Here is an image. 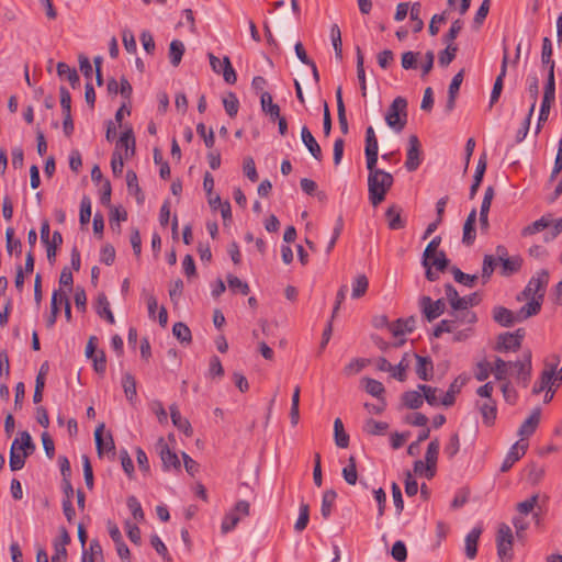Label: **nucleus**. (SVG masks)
Instances as JSON below:
<instances>
[{"mask_svg":"<svg viewBox=\"0 0 562 562\" xmlns=\"http://www.w3.org/2000/svg\"><path fill=\"white\" fill-rule=\"evenodd\" d=\"M172 334L181 344H190L192 340L190 328L182 322L173 324Z\"/></svg>","mask_w":562,"mask_h":562,"instance_id":"nucleus-48","label":"nucleus"},{"mask_svg":"<svg viewBox=\"0 0 562 562\" xmlns=\"http://www.w3.org/2000/svg\"><path fill=\"white\" fill-rule=\"evenodd\" d=\"M476 406L483 417V423L486 426H492L497 415L496 402L493 398H490L483 403L477 402Z\"/></svg>","mask_w":562,"mask_h":562,"instance_id":"nucleus-19","label":"nucleus"},{"mask_svg":"<svg viewBox=\"0 0 562 562\" xmlns=\"http://www.w3.org/2000/svg\"><path fill=\"white\" fill-rule=\"evenodd\" d=\"M555 382V375L551 371L542 370L539 380L533 384L532 393L538 395L546 390L552 389Z\"/></svg>","mask_w":562,"mask_h":562,"instance_id":"nucleus-32","label":"nucleus"},{"mask_svg":"<svg viewBox=\"0 0 562 562\" xmlns=\"http://www.w3.org/2000/svg\"><path fill=\"white\" fill-rule=\"evenodd\" d=\"M510 370L515 371L516 381L522 387H527L531 379V351L524 353L522 360L509 361Z\"/></svg>","mask_w":562,"mask_h":562,"instance_id":"nucleus-5","label":"nucleus"},{"mask_svg":"<svg viewBox=\"0 0 562 562\" xmlns=\"http://www.w3.org/2000/svg\"><path fill=\"white\" fill-rule=\"evenodd\" d=\"M94 441L98 454L101 457L103 453L115 456V445L112 435L108 432L104 437V424H100L94 431Z\"/></svg>","mask_w":562,"mask_h":562,"instance_id":"nucleus-10","label":"nucleus"},{"mask_svg":"<svg viewBox=\"0 0 562 562\" xmlns=\"http://www.w3.org/2000/svg\"><path fill=\"white\" fill-rule=\"evenodd\" d=\"M170 417L175 427L182 431L187 437H191L193 429L190 422L181 416L177 406H170Z\"/></svg>","mask_w":562,"mask_h":562,"instance_id":"nucleus-23","label":"nucleus"},{"mask_svg":"<svg viewBox=\"0 0 562 562\" xmlns=\"http://www.w3.org/2000/svg\"><path fill=\"white\" fill-rule=\"evenodd\" d=\"M420 15V3L416 2L412 5L409 11L411 20L413 21V32H420L424 27V22L419 18Z\"/></svg>","mask_w":562,"mask_h":562,"instance_id":"nucleus-63","label":"nucleus"},{"mask_svg":"<svg viewBox=\"0 0 562 562\" xmlns=\"http://www.w3.org/2000/svg\"><path fill=\"white\" fill-rule=\"evenodd\" d=\"M184 44L179 40H173L169 47V58L172 66L177 67L182 59L184 54Z\"/></svg>","mask_w":562,"mask_h":562,"instance_id":"nucleus-42","label":"nucleus"},{"mask_svg":"<svg viewBox=\"0 0 562 562\" xmlns=\"http://www.w3.org/2000/svg\"><path fill=\"white\" fill-rule=\"evenodd\" d=\"M526 299L528 300L527 304H525L517 313L520 321L537 315L543 301L542 295L529 296Z\"/></svg>","mask_w":562,"mask_h":562,"instance_id":"nucleus-21","label":"nucleus"},{"mask_svg":"<svg viewBox=\"0 0 562 562\" xmlns=\"http://www.w3.org/2000/svg\"><path fill=\"white\" fill-rule=\"evenodd\" d=\"M481 532L482 529L475 527L465 537V555L471 560L476 557Z\"/></svg>","mask_w":562,"mask_h":562,"instance_id":"nucleus-26","label":"nucleus"},{"mask_svg":"<svg viewBox=\"0 0 562 562\" xmlns=\"http://www.w3.org/2000/svg\"><path fill=\"white\" fill-rule=\"evenodd\" d=\"M539 422L540 409L536 408L518 429V435L521 437V439L530 437L536 431Z\"/></svg>","mask_w":562,"mask_h":562,"instance_id":"nucleus-20","label":"nucleus"},{"mask_svg":"<svg viewBox=\"0 0 562 562\" xmlns=\"http://www.w3.org/2000/svg\"><path fill=\"white\" fill-rule=\"evenodd\" d=\"M389 429V424L369 418L364 422L363 431L371 436H382Z\"/></svg>","mask_w":562,"mask_h":562,"instance_id":"nucleus-38","label":"nucleus"},{"mask_svg":"<svg viewBox=\"0 0 562 562\" xmlns=\"http://www.w3.org/2000/svg\"><path fill=\"white\" fill-rule=\"evenodd\" d=\"M527 449L528 443L521 441L515 442L507 452L502 463L501 471H508L514 465L515 462H517L522 456H525Z\"/></svg>","mask_w":562,"mask_h":562,"instance_id":"nucleus-13","label":"nucleus"},{"mask_svg":"<svg viewBox=\"0 0 562 562\" xmlns=\"http://www.w3.org/2000/svg\"><path fill=\"white\" fill-rule=\"evenodd\" d=\"M240 519V515H237L236 512L229 510L223 518L221 525L222 532L227 533L232 531L238 525Z\"/></svg>","mask_w":562,"mask_h":562,"instance_id":"nucleus-54","label":"nucleus"},{"mask_svg":"<svg viewBox=\"0 0 562 562\" xmlns=\"http://www.w3.org/2000/svg\"><path fill=\"white\" fill-rule=\"evenodd\" d=\"M228 288L233 292H240L244 295H247L250 291L248 283L241 281L238 277L228 274L227 276Z\"/></svg>","mask_w":562,"mask_h":562,"instance_id":"nucleus-55","label":"nucleus"},{"mask_svg":"<svg viewBox=\"0 0 562 562\" xmlns=\"http://www.w3.org/2000/svg\"><path fill=\"white\" fill-rule=\"evenodd\" d=\"M301 138L313 158L317 161H321L323 158L321 146L306 125H304L301 130Z\"/></svg>","mask_w":562,"mask_h":562,"instance_id":"nucleus-16","label":"nucleus"},{"mask_svg":"<svg viewBox=\"0 0 562 562\" xmlns=\"http://www.w3.org/2000/svg\"><path fill=\"white\" fill-rule=\"evenodd\" d=\"M417 319L415 316L407 318H398L396 322L390 325V330L393 336H402L406 333H412L416 327Z\"/></svg>","mask_w":562,"mask_h":562,"instance_id":"nucleus-18","label":"nucleus"},{"mask_svg":"<svg viewBox=\"0 0 562 562\" xmlns=\"http://www.w3.org/2000/svg\"><path fill=\"white\" fill-rule=\"evenodd\" d=\"M509 371H510L509 362L497 357L494 361V366L492 367V372H493L495 379L497 381H502L503 383L505 381H508L507 376L509 374Z\"/></svg>","mask_w":562,"mask_h":562,"instance_id":"nucleus-39","label":"nucleus"},{"mask_svg":"<svg viewBox=\"0 0 562 562\" xmlns=\"http://www.w3.org/2000/svg\"><path fill=\"white\" fill-rule=\"evenodd\" d=\"M554 220H552L550 214L541 216L539 220L535 221L530 225L526 226L522 229V235H533L539 232L544 231L548 227H551L553 225Z\"/></svg>","mask_w":562,"mask_h":562,"instance_id":"nucleus-28","label":"nucleus"},{"mask_svg":"<svg viewBox=\"0 0 562 562\" xmlns=\"http://www.w3.org/2000/svg\"><path fill=\"white\" fill-rule=\"evenodd\" d=\"M363 383H364V390L367 393L376 397L378 400L384 398L383 394L385 392V389H384V385L380 381L371 379V378H364Z\"/></svg>","mask_w":562,"mask_h":562,"instance_id":"nucleus-44","label":"nucleus"},{"mask_svg":"<svg viewBox=\"0 0 562 562\" xmlns=\"http://www.w3.org/2000/svg\"><path fill=\"white\" fill-rule=\"evenodd\" d=\"M336 498L337 493L334 490H327L323 493L321 513L325 519L329 518Z\"/></svg>","mask_w":562,"mask_h":562,"instance_id":"nucleus-40","label":"nucleus"},{"mask_svg":"<svg viewBox=\"0 0 562 562\" xmlns=\"http://www.w3.org/2000/svg\"><path fill=\"white\" fill-rule=\"evenodd\" d=\"M369 288V280L364 274H358L352 282V299H360L366 294Z\"/></svg>","mask_w":562,"mask_h":562,"instance_id":"nucleus-43","label":"nucleus"},{"mask_svg":"<svg viewBox=\"0 0 562 562\" xmlns=\"http://www.w3.org/2000/svg\"><path fill=\"white\" fill-rule=\"evenodd\" d=\"M457 50H458V47L456 45L447 44L446 49H443L439 54L438 61H439L440 66H442V67L448 66L454 59Z\"/></svg>","mask_w":562,"mask_h":562,"instance_id":"nucleus-61","label":"nucleus"},{"mask_svg":"<svg viewBox=\"0 0 562 562\" xmlns=\"http://www.w3.org/2000/svg\"><path fill=\"white\" fill-rule=\"evenodd\" d=\"M499 265L498 259L493 255H485L483 258L481 279L482 283L485 284L490 281L495 268Z\"/></svg>","mask_w":562,"mask_h":562,"instance_id":"nucleus-36","label":"nucleus"},{"mask_svg":"<svg viewBox=\"0 0 562 562\" xmlns=\"http://www.w3.org/2000/svg\"><path fill=\"white\" fill-rule=\"evenodd\" d=\"M552 57V42L549 37H543L541 49V63L547 72L554 71L555 63Z\"/></svg>","mask_w":562,"mask_h":562,"instance_id":"nucleus-29","label":"nucleus"},{"mask_svg":"<svg viewBox=\"0 0 562 562\" xmlns=\"http://www.w3.org/2000/svg\"><path fill=\"white\" fill-rule=\"evenodd\" d=\"M401 213L402 209L396 204L389 206L386 210L385 217L391 229H401L405 226V221L402 218Z\"/></svg>","mask_w":562,"mask_h":562,"instance_id":"nucleus-24","label":"nucleus"},{"mask_svg":"<svg viewBox=\"0 0 562 562\" xmlns=\"http://www.w3.org/2000/svg\"><path fill=\"white\" fill-rule=\"evenodd\" d=\"M19 439H14L10 449V469L11 471H19L25 464V459L30 456V451L21 452L18 450Z\"/></svg>","mask_w":562,"mask_h":562,"instance_id":"nucleus-22","label":"nucleus"},{"mask_svg":"<svg viewBox=\"0 0 562 562\" xmlns=\"http://www.w3.org/2000/svg\"><path fill=\"white\" fill-rule=\"evenodd\" d=\"M385 122L395 133H401L407 123V100L396 97L389 106L385 114Z\"/></svg>","mask_w":562,"mask_h":562,"instance_id":"nucleus-2","label":"nucleus"},{"mask_svg":"<svg viewBox=\"0 0 562 562\" xmlns=\"http://www.w3.org/2000/svg\"><path fill=\"white\" fill-rule=\"evenodd\" d=\"M357 53V77L360 85V90L362 97H367V81H366V71H364V57L359 46L356 47Z\"/></svg>","mask_w":562,"mask_h":562,"instance_id":"nucleus-37","label":"nucleus"},{"mask_svg":"<svg viewBox=\"0 0 562 562\" xmlns=\"http://www.w3.org/2000/svg\"><path fill=\"white\" fill-rule=\"evenodd\" d=\"M393 176L385 171H374L372 175H368V196L369 201L373 206L381 204L393 187Z\"/></svg>","mask_w":562,"mask_h":562,"instance_id":"nucleus-1","label":"nucleus"},{"mask_svg":"<svg viewBox=\"0 0 562 562\" xmlns=\"http://www.w3.org/2000/svg\"><path fill=\"white\" fill-rule=\"evenodd\" d=\"M409 353H405L403 358L401 359L400 363L397 366H393V370L391 371L392 378L396 379L400 382H404L406 380V370L409 367Z\"/></svg>","mask_w":562,"mask_h":562,"instance_id":"nucleus-45","label":"nucleus"},{"mask_svg":"<svg viewBox=\"0 0 562 562\" xmlns=\"http://www.w3.org/2000/svg\"><path fill=\"white\" fill-rule=\"evenodd\" d=\"M418 306L428 322H432L443 314L446 310V303L443 299L434 301L430 296L423 295L418 300Z\"/></svg>","mask_w":562,"mask_h":562,"instance_id":"nucleus-6","label":"nucleus"},{"mask_svg":"<svg viewBox=\"0 0 562 562\" xmlns=\"http://www.w3.org/2000/svg\"><path fill=\"white\" fill-rule=\"evenodd\" d=\"M513 532L508 525L501 524L497 531L496 544L497 554L503 561H509L513 558Z\"/></svg>","mask_w":562,"mask_h":562,"instance_id":"nucleus-4","label":"nucleus"},{"mask_svg":"<svg viewBox=\"0 0 562 562\" xmlns=\"http://www.w3.org/2000/svg\"><path fill=\"white\" fill-rule=\"evenodd\" d=\"M19 443H18V450L21 452L30 451V454L33 453L35 449V445L32 441L31 435L27 431H21L19 434Z\"/></svg>","mask_w":562,"mask_h":562,"instance_id":"nucleus-59","label":"nucleus"},{"mask_svg":"<svg viewBox=\"0 0 562 562\" xmlns=\"http://www.w3.org/2000/svg\"><path fill=\"white\" fill-rule=\"evenodd\" d=\"M157 449L159 451L162 465L166 470H169L171 468L175 470H180L181 463L177 453L168 447V445L164 441L162 438L159 439Z\"/></svg>","mask_w":562,"mask_h":562,"instance_id":"nucleus-11","label":"nucleus"},{"mask_svg":"<svg viewBox=\"0 0 562 562\" xmlns=\"http://www.w3.org/2000/svg\"><path fill=\"white\" fill-rule=\"evenodd\" d=\"M507 64H508V50L506 47H504V56L502 59L501 71L495 79V82H494V86H493V89L491 92V97H490V108H492L494 105V103H496L498 101V99L501 97L503 86H504V78L507 72Z\"/></svg>","mask_w":562,"mask_h":562,"instance_id":"nucleus-12","label":"nucleus"},{"mask_svg":"<svg viewBox=\"0 0 562 562\" xmlns=\"http://www.w3.org/2000/svg\"><path fill=\"white\" fill-rule=\"evenodd\" d=\"M57 74L61 78H66L71 88L76 89L80 86V78L75 68H70L66 63H58L57 64Z\"/></svg>","mask_w":562,"mask_h":562,"instance_id":"nucleus-27","label":"nucleus"},{"mask_svg":"<svg viewBox=\"0 0 562 562\" xmlns=\"http://www.w3.org/2000/svg\"><path fill=\"white\" fill-rule=\"evenodd\" d=\"M549 282V272L544 269L538 271L535 276L531 277L528 284L522 291V295L525 297L542 295L544 296V291Z\"/></svg>","mask_w":562,"mask_h":562,"instance_id":"nucleus-8","label":"nucleus"},{"mask_svg":"<svg viewBox=\"0 0 562 562\" xmlns=\"http://www.w3.org/2000/svg\"><path fill=\"white\" fill-rule=\"evenodd\" d=\"M422 391H407L402 394V402L404 406L409 409H417L423 406L424 397Z\"/></svg>","mask_w":562,"mask_h":562,"instance_id":"nucleus-34","label":"nucleus"},{"mask_svg":"<svg viewBox=\"0 0 562 562\" xmlns=\"http://www.w3.org/2000/svg\"><path fill=\"white\" fill-rule=\"evenodd\" d=\"M122 386L126 398L133 404L136 401V381L133 375L125 373L122 378Z\"/></svg>","mask_w":562,"mask_h":562,"instance_id":"nucleus-41","label":"nucleus"},{"mask_svg":"<svg viewBox=\"0 0 562 562\" xmlns=\"http://www.w3.org/2000/svg\"><path fill=\"white\" fill-rule=\"evenodd\" d=\"M334 439L339 448H347L349 446V435L345 431L344 424L340 418L334 422Z\"/></svg>","mask_w":562,"mask_h":562,"instance_id":"nucleus-35","label":"nucleus"},{"mask_svg":"<svg viewBox=\"0 0 562 562\" xmlns=\"http://www.w3.org/2000/svg\"><path fill=\"white\" fill-rule=\"evenodd\" d=\"M543 100L555 101V78L554 71H549L543 90Z\"/></svg>","mask_w":562,"mask_h":562,"instance_id":"nucleus-57","label":"nucleus"},{"mask_svg":"<svg viewBox=\"0 0 562 562\" xmlns=\"http://www.w3.org/2000/svg\"><path fill=\"white\" fill-rule=\"evenodd\" d=\"M222 72H223V77H224V80L229 83V85H234L237 80V75L235 72V69L233 68L232 64H231V60L227 56H225L223 58V69H222Z\"/></svg>","mask_w":562,"mask_h":562,"instance_id":"nucleus-64","label":"nucleus"},{"mask_svg":"<svg viewBox=\"0 0 562 562\" xmlns=\"http://www.w3.org/2000/svg\"><path fill=\"white\" fill-rule=\"evenodd\" d=\"M501 265V274L504 277H509L516 272H518L522 265V259L520 256H512L509 258H503L499 262Z\"/></svg>","mask_w":562,"mask_h":562,"instance_id":"nucleus-25","label":"nucleus"},{"mask_svg":"<svg viewBox=\"0 0 562 562\" xmlns=\"http://www.w3.org/2000/svg\"><path fill=\"white\" fill-rule=\"evenodd\" d=\"M261 109L272 121H276L280 114V108L273 103L272 95L269 92H262L260 95Z\"/></svg>","mask_w":562,"mask_h":562,"instance_id":"nucleus-31","label":"nucleus"},{"mask_svg":"<svg viewBox=\"0 0 562 562\" xmlns=\"http://www.w3.org/2000/svg\"><path fill=\"white\" fill-rule=\"evenodd\" d=\"M126 506L128 509V517L124 519V529L130 540L134 543H138L140 540V530L137 522L140 518V502L136 496H130L127 498Z\"/></svg>","mask_w":562,"mask_h":562,"instance_id":"nucleus-3","label":"nucleus"},{"mask_svg":"<svg viewBox=\"0 0 562 562\" xmlns=\"http://www.w3.org/2000/svg\"><path fill=\"white\" fill-rule=\"evenodd\" d=\"M445 294H446V299L449 302L451 308L453 311H459L462 296L459 295L456 288L452 284L447 283L445 285Z\"/></svg>","mask_w":562,"mask_h":562,"instance_id":"nucleus-53","label":"nucleus"},{"mask_svg":"<svg viewBox=\"0 0 562 562\" xmlns=\"http://www.w3.org/2000/svg\"><path fill=\"white\" fill-rule=\"evenodd\" d=\"M463 385V381H460L459 378L454 379L453 382L449 385L447 392L441 397V405L449 407L452 406L456 402V396L461 392Z\"/></svg>","mask_w":562,"mask_h":562,"instance_id":"nucleus-33","label":"nucleus"},{"mask_svg":"<svg viewBox=\"0 0 562 562\" xmlns=\"http://www.w3.org/2000/svg\"><path fill=\"white\" fill-rule=\"evenodd\" d=\"M136 138L134 135L133 127L131 125H124L122 128L121 136L115 143V149L113 153H119L120 156L128 158L135 154Z\"/></svg>","mask_w":562,"mask_h":562,"instance_id":"nucleus-7","label":"nucleus"},{"mask_svg":"<svg viewBox=\"0 0 562 562\" xmlns=\"http://www.w3.org/2000/svg\"><path fill=\"white\" fill-rule=\"evenodd\" d=\"M422 145L416 135L408 137V147L406 153L405 168L408 171H415L422 165Z\"/></svg>","mask_w":562,"mask_h":562,"instance_id":"nucleus-9","label":"nucleus"},{"mask_svg":"<svg viewBox=\"0 0 562 562\" xmlns=\"http://www.w3.org/2000/svg\"><path fill=\"white\" fill-rule=\"evenodd\" d=\"M223 105L226 113L234 117L236 116L239 109V100L234 92H228L227 95L223 99Z\"/></svg>","mask_w":562,"mask_h":562,"instance_id":"nucleus-52","label":"nucleus"},{"mask_svg":"<svg viewBox=\"0 0 562 562\" xmlns=\"http://www.w3.org/2000/svg\"><path fill=\"white\" fill-rule=\"evenodd\" d=\"M439 449H440V442L437 438L431 440L428 443V447H427V450L425 453V462L428 464L429 472H432V470L436 471V469H437V460H438Z\"/></svg>","mask_w":562,"mask_h":562,"instance_id":"nucleus-30","label":"nucleus"},{"mask_svg":"<svg viewBox=\"0 0 562 562\" xmlns=\"http://www.w3.org/2000/svg\"><path fill=\"white\" fill-rule=\"evenodd\" d=\"M417 387L423 392L424 401H426L430 406H438L441 404V398L439 400L437 396V387H432L427 384H419Z\"/></svg>","mask_w":562,"mask_h":562,"instance_id":"nucleus-49","label":"nucleus"},{"mask_svg":"<svg viewBox=\"0 0 562 562\" xmlns=\"http://www.w3.org/2000/svg\"><path fill=\"white\" fill-rule=\"evenodd\" d=\"M493 319L503 327H512L515 323L520 322L518 314H514L504 306L493 308Z\"/></svg>","mask_w":562,"mask_h":562,"instance_id":"nucleus-15","label":"nucleus"},{"mask_svg":"<svg viewBox=\"0 0 562 562\" xmlns=\"http://www.w3.org/2000/svg\"><path fill=\"white\" fill-rule=\"evenodd\" d=\"M63 244V236L60 232L55 231L48 244L46 246L47 259L50 263L55 261L57 248Z\"/></svg>","mask_w":562,"mask_h":562,"instance_id":"nucleus-46","label":"nucleus"},{"mask_svg":"<svg viewBox=\"0 0 562 562\" xmlns=\"http://www.w3.org/2000/svg\"><path fill=\"white\" fill-rule=\"evenodd\" d=\"M520 347V341L514 335L504 333L497 337L495 350L498 352L517 351Z\"/></svg>","mask_w":562,"mask_h":562,"instance_id":"nucleus-17","label":"nucleus"},{"mask_svg":"<svg viewBox=\"0 0 562 562\" xmlns=\"http://www.w3.org/2000/svg\"><path fill=\"white\" fill-rule=\"evenodd\" d=\"M150 544L156 550V552L162 558V560L168 562L171 561V557L168 552L166 544L157 535H153L150 537Z\"/></svg>","mask_w":562,"mask_h":562,"instance_id":"nucleus-60","label":"nucleus"},{"mask_svg":"<svg viewBox=\"0 0 562 562\" xmlns=\"http://www.w3.org/2000/svg\"><path fill=\"white\" fill-rule=\"evenodd\" d=\"M460 450V438L457 432L452 434L449 438L448 443L443 448L445 454L452 459Z\"/></svg>","mask_w":562,"mask_h":562,"instance_id":"nucleus-58","label":"nucleus"},{"mask_svg":"<svg viewBox=\"0 0 562 562\" xmlns=\"http://www.w3.org/2000/svg\"><path fill=\"white\" fill-rule=\"evenodd\" d=\"M342 477L350 485H355L357 483L358 473L355 457H349L348 464L342 469Z\"/></svg>","mask_w":562,"mask_h":562,"instance_id":"nucleus-50","label":"nucleus"},{"mask_svg":"<svg viewBox=\"0 0 562 562\" xmlns=\"http://www.w3.org/2000/svg\"><path fill=\"white\" fill-rule=\"evenodd\" d=\"M450 271L456 282L463 284L468 288H473L475 285V281L477 280L476 274L464 273L458 267H452Z\"/></svg>","mask_w":562,"mask_h":562,"instance_id":"nucleus-47","label":"nucleus"},{"mask_svg":"<svg viewBox=\"0 0 562 562\" xmlns=\"http://www.w3.org/2000/svg\"><path fill=\"white\" fill-rule=\"evenodd\" d=\"M440 243H441L440 236L434 237L428 243V245L426 246V249L424 250V254H423V260H422L423 266H426V261L430 260L438 252L437 248L439 247Z\"/></svg>","mask_w":562,"mask_h":562,"instance_id":"nucleus-62","label":"nucleus"},{"mask_svg":"<svg viewBox=\"0 0 562 562\" xmlns=\"http://www.w3.org/2000/svg\"><path fill=\"white\" fill-rule=\"evenodd\" d=\"M308 519H310V507L307 504L301 503L300 514H299V518L294 525V529L299 532L303 531L308 524Z\"/></svg>","mask_w":562,"mask_h":562,"instance_id":"nucleus-56","label":"nucleus"},{"mask_svg":"<svg viewBox=\"0 0 562 562\" xmlns=\"http://www.w3.org/2000/svg\"><path fill=\"white\" fill-rule=\"evenodd\" d=\"M451 316L457 321V325L459 323L472 325L477 321L476 314L470 310L453 311Z\"/></svg>","mask_w":562,"mask_h":562,"instance_id":"nucleus-51","label":"nucleus"},{"mask_svg":"<svg viewBox=\"0 0 562 562\" xmlns=\"http://www.w3.org/2000/svg\"><path fill=\"white\" fill-rule=\"evenodd\" d=\"M416 359L415 371L417 376L423 381H430L434 373V363L429 357H423L416 353L411 355Z\"/></svg>","mask_w":562,"mask_h":562,"instance_id":"nucleus-14","label":"nucleus"}]
</instances>
